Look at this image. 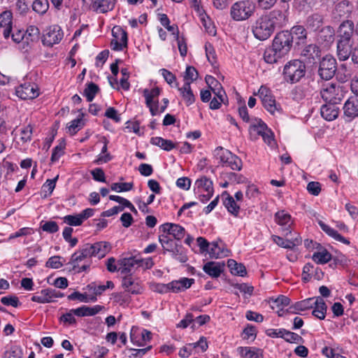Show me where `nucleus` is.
Wrapping results in <instances>:
<instances>
[{"mask_svg":"<svg viewBox=\"0 0 358 358\" xmlns=\"http://www.w3.org/2000/svg\"><path fill=\"white\" fill-rule=\"evenodd\" d=\"M255 7V3L252 0L236 1L231 7V17L236 21L245 20L253 15Z\"/></svg>","mask_w":358,"mask_h":358,"instance_id":"1","label":"nucleus"},{"mask_svg":"<svg viewBox=\"0 0 358 358\" xmlns=\"http://www.w3.org/2000/svg\"><path fill=\"white\" fill-rule=\"evenodd\" d=\"M306 74V64L301 59L287 62L283 69L285 80L290 83L299 82Z\"/></svg>","mask_w":358,"mask_h":358,"instance_id":"2","label":"nucleus"},{"mask_svg":"<svg viewBox=\"0 0 358 358\" xmlns=\"http://www.w3.org/2000/svg\"><path fill=\"white\" fill-rule=\"evenodd\" d=\"M289 308L296 311H306L313 308L312 313H326L327 306L321 296H317L296 302Z\"/></svg>","mask_w":358,"mask_h":358,"instance_id":"3","label":"nucleus"},{"mask_svg":"<svg viewBox=\"0 0 358 358\" xmlns=\"http://www.w3.org/2000/svg\"><path fill=\"white\" fill-rule=\"evenodd\" d=\"M90 258L89 251H87L85 245H83L80 250L71 255L69 264L73 266L72 269L77 273L86 271L90 268L92 263Z\"/></svg>","mask_w":358,"mask_h":358,"instance_id":"4","label":"nucleus"},{"mask_svg":"<svg viewBox=\"0 0 358 358\" xmlns=\"http://www.w3.org/2000/svg\"><path fill=\"white\" fill-rule=\"evenodd\" d=\"M296 51L299 54L304 64L313 66L320 59L321 50L318 45L314 43L306 44Z\"/></svg>","mask_w":358,"mask_h":358,"instance_id":"5","label":"nucleus"},{"mask_svg":"<svg viewBox=\"0 0 358 358\" xmlns=\"http://www.w3.org/2000/svg\"><path fill=\"white\" fill-rule=\"evenodd\" d=\"M336 59L331 55H326L319 62L318 75L325 80L331 79L336 74L337 69Z\"/></svg>","mask_w":358,"mask_h":358,"instance_id":"6","label":"nucleus"},{"mask_svg":"<svg viewBox=\"0 0 358 358\" xmlns=\"http://www.w3.org/2000/svg\"><path fill=\"white\" fill-rule=\"evenodd\" d=\"M269 23L263 15L255 22L252 26V31L257 39L265 41L273 34L275 29Z\"/></svg>","mask_w":358,"mask_h":358,"instance_id":"7","label":"nucleus"},{"mask_svg":"<svg viewBox=\"0 0 358 358\" xmlns=\"http://www.w3.org/2000/svg\"><path fill=\"white\" fill-rule=\"evenodd\" d=\"M287 31L295 50L301 48L307 43L308 31L303 26L295 25Z\"/></svg>","mask_w":358,"mask_h":358,"instance_id":"8","label":"nucleus"},{"mask_svg":"<svg viewBox=\"0 0 358 358\" xmlns=\"http://www.w3.org/2000/svg\"><path fill=\"white\" fill-rule=\"evenodd\" d=\"M272 43L283 56L287 55L292 48H294L293 43L290 40L287 30L278 32Z\"/></svg>","mask_w":358,"mask_h":358,"instance_id":"9","label":"nucleus"},{"mask_svg":"<svg viewBox=\"0 0 358 358\" xmlns=\"http://www.w3.org/2000/svg\"><path fill=\"white\" fill-rule=\"evenodd\" d=\"M322 99L326 103L338 104L343 99L342 89L336 85L331 84L324 88L320 92Z\"/></svg>","mask_w":358,"mask_h":358,"instance_id":"10","label":"nucleus"},{"mask_svg":"<svg viewBox=\"0 0 358 358\" xmlns=\"http://www.w3.org/2000/svg\"><path fill=\"white\" fill-rule=\"evenodd\" d=\"M63 37V32L58 25L49 27L43 36L42 42L44 45L52 47L59 43Z\"/></svg>","mask_w":358,"mask_h":358,"instance_id":"11","label":"nucleus"},{"mask_svg":"<svg viewBox=\"0 0 358 358\" xmlns=\"http://www.w3.org/2000/svg\"><path fill=\"white\" fill-rule=\"evenodd\" d=\"M86 250L89 251V256L97 257L99 259L104 257L111 249L110 243L106 241H99L94 244L87 243L84 245Z\"/></svg>","mask_w":358,"mask_h":358,"instance_id":"12","label":"nucleus"},{"mask_svg":"<svg viewBox=\"0 0 358 358\" xmlns=\"http://www.w3.org/2000/svg\"><path fill=\"white\" fill-rule=\"evenodd\" d=\"M263 16L270 22L269 24L275 30L284 27L288 20L285 13L278 9H275Z\"/></svg>","mask_w":358,"mask_h":358,"instance_id":"13","label":"nucleus"},{"mask_svg":"<svg viewBox=\"0 0 358 358\" xmlns=\"http://www.w3.org/2000/svg\"><path fill=\"white\" fill-rule=\"evenodd\" d=\"M16 94L22 99H33L39 95L38 90L34 83H24L18 87Z\"/></svg>","mask_w":358,"mask_h":358,"instance_id":"14","label":"nucleus"},{"mask_svg":"<svg viewBox=\"0 0 358 358\" xmlns=\"http://www.w3.org/2000/svg\"><path fill=\"white\" fill-rule=\"evenodd\" d=\"M343 113L347 121L358 117V96H350L345 103Z\"/></svg>","mask_w":358,"mask_h":358,"instance_id":"15","label":"nucleus"},{"mask_svg":"<svg viewBox=\"0 0 358 358\" xmlns=\"http://www.w3.org/2000/svg\"><path fill=\"white\" fill-rule=\"evenodd\" d=\"M159 229L164 234L169 236L171 235L177 241L181 240L185 234V228L177 224L164 223L160 226Z\"/></svg>","mask_w":358,"mask_h":358,"instance_id":"16","label":"nucleus"},{"mask_svg":"<svg viewBox=\"0 0 358 358\" xmlns=\"http://www.w3.org/2000/svg\"><path fill=\"white\" fill-rule=\"evenodd\" d=\"M356 32L352 21L347 20L343 21L339 26L338 30V40L354 41L353 34Z\"/></svg>","mask_w":358,"mask_h":358,"instance_id":"17","label":"nucleus"},{"mask_svg":"<svg viewBox=\"0 0 358 358\" xmlns=\"http://www.w3.org/2000/svg\"><path fill=\"white\" fill-rule=\"evenodd\" d=\"M317 41L324 47L330 46L335 40V31L331 26H326L320 29L317 36Z\"/></svg>","mask_w":358,"mask_h":358,"instance_id":"18","label":"nucleus"},{"mask_svg":"<svg viewBox=\"0 0 358 358\" xmlns=\"http://www.w3.org/2000/svg\"><path fill=\"white\" fill-rule=\"evenodd\" d=\"M225 268L224 262H208L203 266V271L213 278H217Z\"/></svg>","mask_w":358,"mask_h":358,"instance_id":"19","label":"nucleus"},{"mask_svg":"<svg viewBox=\"0 0 358 358\" xmlns=\"http://www.w3.org/2000/svg\"><path fill=\"white\" fill-rule=\"evenodd\" d=\"M354 41L338 40L337 41V55L340 61H345L350 57Z\"/></svg>","mask_w":358,"mask_h":358,"instance_id":"20","label":"nucleus"},{"mask_svg":"<svg viewBox=\"0 0 358 358\" xmlns=\"http://www.w3.org/2000/svg\"><path fill=\"white\" fill-rule=\"evenodd\" d=\"M62 296L63 294L59 292L52 288H48L42 289L38 294L33 296L31 300L39 303H49L52 301L54 298L62 297Z\"/></svg>","mask_w":358,"mask_h":358,"instance_id":"21","label":"nucleus"},{"mask_svg":"<svg viewBox=\"0 0 358 358\" xmlns=\"http://www.w3.org/2000/svg\"><path fill=\"white\" fill-rule=\"evenodd\" d=\"M205 81L215 95L221 101L224 102L226 93L220 82L212 76H206Z\"/></svg>","mask_w":358,"mask_h":358,"instance_id":"22","label":"nucleus"},{"mask_svg":"<svg viewBox=\"0 0 358 358\" xmlns=\"http://www.w3.org/2000/svg\"><path fill=\"white\" fill-rule=\"evenodd\" d=\"M339 111V108L336 103H326L320 108L322 117L327 121H332L336 119Z\"/></svg>","mask_w":358,"mask_h":358,"instance_id":"23","label":"nucleus"},{"mask_svg":"<svg viewBox=\"0 0 358 358\" xmlns=\"http://www.w3.org/2000/svg\"><path fill=\"white\" fill-rule=\"evenodd\" d=\"M116 0H94L91 3L90 9L101 13L112 10L115 5Z\"/></svg>","mask_w":358,"mask_h":358,"instance_id":"24","label":"nucleus"},{"mask_svg":"<svg viewBox=\"0 0 358 358\" xmlns=\"http://www.w3.org/2000/svg\"><path fill=\"white\" fill-rule=\"evenodd\" d=\"M268 302L271 309L276 313H279L283 310L285 307L289 304L290 299L286 296L279 295L276 298H270Z\"/></svg>","mask_w":358,"mask_h":358,"instance_id":"25","label":"nucleus"},{"mask_svg":"<svg viewBox=\"0 0 358 358\" xmlns=\"http://www.w3.org/2000/svg\"><path fill=\"white\" fill-rule=\"evenodd\" d=\"M12 17L11 11L6 10L0 14V27H4L3 35L5 38H8L12 31Z\"/></svg>","mask_w":358,"mask_h":358,"instance_id":"26","label":"nucleus"},{"mask_svg":"<svg viewBox=\"0 0 358 358\" xmlns=\"http://www.w3.org/2000/svg\"><path fill=\"white\" fill-rule=\"evenodd\" d=\"M194 282V280L192 278H182L169 282L170 290L175 293L182 292L190 287Z\"/></svg>","mask_w":358,"mask_h":358,"instance_id":"27","label":"nucleus"},{"mask_svg":"<svg viewBox=\"0 0 358 358\" xmlns=\"http://www.w3.org/2000/svg\"><path fill=\"white\" fill-rule=\"evenodd\" d=\"M324 23V17L320 13H313L307 17L306 20V26L307 29L316 31Z\"/></svg>","mask_w":358,"mask_h":358,"instance_id":"28","label":"nucleus"},{"mask_svg":"<svg viewBox=\"0 0 358 358\" xmlns=\"http://www.w3.org/2000/svg\"><path fill=\"white\" fill-rule=\"evenodd\" d=\"M275 219L277 223L282 227L285 234L291 233L290 226L292 224L291 216L284 210L278 211L275 214Z\"/></svg>","mask_w":358,"mask_h":358,"instance_id":"29","label":"nucleus"},{"mask_svg":"<svg viewBox=\"0 0 358 358\" xmlns=\"http://www.w3.org/2000/svg\"><path fill=\"white\" fill-rule=\"evenodd\" d=\"M318 224L327 234L334 238L336 241L341 242L345 245H350V242L348 239L341 236L336 230L330 227L322 220H318Z\"/></svg>","mask_w":358,"mask_h":358,"instance_id":"30","label":"nucleus"},{"mask_svg":"<svg viewBox=\"0 0 358 358\" xmlns=\"http://www.w3.org/2000/svg\"><path fill=\"white\" fill-rule=\"evenodd\" d=\"M284 56L274 47L272 43L271 46L266 48L264 52V59L268 64L277 63Z\"/></svg>","mask_w":358,"mask_h":358,"instance_id":"31","label":"nucleus"},{"mask_svg":"<svg viewBox=\"0 0 358 358\" xmlns=\"http://www.w3.org/2000/svg\"><path fill=\"white\" fill-rule=\"evenodd\" d=\"M178 90L180 92L187 106H190L194 102L195 96L191 89L190 82H185L183 86L178 88Z\"/></svg>","mask_w":358,"mask_h":358,"instance_id":"32","label":"nucleus"},{"mask_svg":"<svg viewBox=\"0 0 358 358\" xmlns=\"http://www.w3.org/2000/svg\"><path fill=\"white\" fill-rule=\"evenodd\" d=\"M150 143L157 145L165 151H170L176 148L177 143L171 140L164 139L162 137H152Z\"/></svg>","mask_w":358,"mask_h":358,"instance_id":"33","label":"nucleus"},{"mask_svg":"<svg viewBox=\"0 0 358 358\" xmlns=\"http://www.w3.org/2000/svg\"><path fill=\"white\" fill-rule=\"evenodd\" d=\"M240 356L243 358H262L259 349L251 347H239L237 349Z\"/></svg>","mask_w":358,"mask_h":358,"instance_id":"34","label":"nucleus"},{"mask_svg":"<svg viewBox=\"0 0 358 358\" xmlns=\"http://www.w3.org/2000/svg\"><path fill=\"white\" fill-rule=\"evenodd\" d=\"M223 196H227L224 200V205L227 208V210L235 217H237L239 213L240 206L237 205L234 199L227 192H224Z\"/></svg>","mask_w":358,"mask_h":358,"instance_id":"35","label":"nucleus"},{"mask_svg":"<svg viewBox=\"0 0 358 358\" xmlns=\"http://www.w3.org/2000/svg\"><path fill=\"white\" fill-rule=\"evenodd\" d=\"M227 266L231 274L243 277L247 275L246 268L243 264L238 263L234 259H229L227 261Z\"/></svg>","mask_w":358,"mask_h":358,"instance_id":"36","label":"nucleus"},{"mask_svg":"<svg viewBox=\"0 0 358 358\" xmlns=\"http://www.w3.org/2000/svg\"><path fill=\"white\" fill-rule=\"evenodd\" d=\"M103 146L101 148V152L97 158L94 161V163L96 164H101L103 163H107L110 162L113 157L110 155L109 152H108V141L106 138L103 137Z\"/></svg>","mask_w":358,"mask_h":358,"instance_id":"37","label":"nucleus"},{"mask_svg":"<svg viewBox=\"0 0 358 358\" xmlns=\"http://www.w3.org/2000/svg\"><path fill=\"white\" fill-rule=\"evenodd\" d=\"M273 241L274 242L279 246L287 248V249H292L296 245H298L301 241V238H296L293 241L290 240H285L282 237H280L278 236H273Z\"/></svg>","mask_w":358,"mask_h":358,"instance_id":"38","label":"nucleus"},{"mask_svg":"<svg viewBox=\"0 0 358 358\" xmlns=\"http://www.w3.org/2000/svg\"><path fill=\"white\" fill-rule=\"evenodd\" d=\"M169 252L171 253V256L173 259L181 263H185L188 260L186 251L181 244L176 245L173 248V250H171Z\"/></svg>","mask_w":358,"mask_h":358,"instance_id":"39","label":"nucleus"},{"mask_svg":"<svg viewBox=\"0 0 358 358\" xmlns=\"http://www.w3.org/2000/svg\"><path fill=\"white\" fill-rule=\"evenodd\" d=\"M84 116V113H81L78 118L71 121L67 126V129H69V132L71 135L76 134L79 130H80L83 126L85 125V123L83 120V117Z\"/></svg>","mask_w":358,"mask_h":358,"instance_id":"40","label":"nucleus"},{"mask_svg":"<svg viewBox=\"0 0 358 358\" xmlns=\"http://www.w3.org/2000/svg\"><path fill=\"white\" fill-rule=\"evenodd\" d=\"M332 255L326 249H323L322 251L314 252L313 255V260L319 264H324L329 262L331 259Z\"/></svg>","mask_w":358,"mask_h":358,"instance_id":"41","label":"nucleus"},{"mask_svg":"<svg viewBox=\"0 0 358 358\" xmlns=\"http://www.w3.org/2000/svg\"><path fill=\"white\" fill-rule=\"evenodd\" d=\"M159 242L163 247L164 254H165L166 251L170 252L171 250H173V248L178 244L175 242L173 239L170 238V236L164 234L159 236Z\"/></svg>","mask_w":358,"mask_h":358,"instance_id":"42","label":"nucleus"},{"mask_svg":"<svg viewBox=\"0 0 358 358\" xmlns=\"http://www.w3.org/2000/svg\"><path fill=\"white\" fill-rule=\"evenodd\" d=\"M195 186L198 189H203L206 192H214L213 181L206 176H202L197 179L195 182Z\"/></svg>","mask_w":358,"mask_h":358,"instance_id":"43","label":"nucleus"},{"mask_svg":"<svg viewBox=\"0 0 358 358\" xmlns=\"http://www.w3.org/2000/svg\"><path fill=\"white\" fill-rule=\"evenodd\" d=\"M99 92V86L91 82L87 84L83 92V95L86 97L88 102H91L94 99L96 94Z\"/></svg>","mask_w":358,"mask_h":358,"instance_id":"44","label":"nucleus"},{"mask_svg":"<svg viewBox=\"0 0 358 358\" xmlns=\"http://www.w3.org/2000/svg\"><path fill=\"white\" fill-rule=\"evenodd\" d=\"M223 164L229 166L232 170L241 171L242 169L243 163L242 160L236 155L230 152L227 160H225Z\"/></svg>","mask_w":358,"mask_h":358,"instance_id":"45","label":"nucleus"},{"mask_svg":"<svg viewBox=\"0 0 358 358\" xmlns=\"http://www.w3.org/2000/svg\"><path fill=\"white\" fill-rule=\"evenodd\" d=\"M161 90L158 87L152 88L150 91L148 89H145L143 92V96L145 99L146 106H150V103L155 102V98H157L159 95Z\"/></svg>","mask_w":358,"mask_h":358,"instance_id":"46","label":"nucleus"},{"mask_svg":"<svg viewBox=\"0 0 358 358\" xmlns=\"http://www.w3.org/2000/svg\"><path fill=\"white\" fill-rule=\"evenodd\" d=\"M104 308V306L96 305L93 307L83 306L76 309H71L69 313H99Z\"/></svg>","mask_w":358,"mask_h":358,"instance_id":"47","label":"nucleus"},{"mask_svg":"<svg viewBox=\"0 0 358 358\" xmlns=\"http://www.w3.org/2000/svg\"><path fill=\"white\" fill-rule=\"evenodd\" d=\"M112 35L115 40H117L120 43H123L124 45H127V33L120 27H114L112 29Z\"/></svg>","mask_w":358,"mask_h":358,"instance_id":"48","label":"nucleus"},{"mask_svg":"<svg viewBox=\"0 0 358 358\" xmlns=\"http://www.w3.org/2000/svg\"><path fill=\"white\" fill-rule=\"evenodd\" d=\"M351 3L348 0H343L336 5L335 10L340 16L351 13Z\"/></svg>","mask_w":358,"mask_h":358,"instance_id":"49","label":"nucleus"},{"mask_svg":"<svg viewBox=\"0 0 358 358\" xmlns=\"http://www.w3.org/2000/svg\"><path fill=\"white\" fill-rule=\"evenodd\" d=\"M262 101L264 108L271 114H274L275 111L278 110L275 100L271 94L262 99Z\"/></svg>","mask_w":358,"mask_h":358,"instance_id":"50","label":"nucleus"},{"mask_svg":"<svg viewBox=\"0 0 358 358\" xmlns=\"http://www.w3.org/2000/svg\"><path fill=\"white\" fill-rule=\"evenodd\" d=\"M228 252L229 251L227 250H221L217 242H213L210 250L209 251V255L211 258L217 259L222 256H228Z\"/></svg>","mask_w":358,"mask_h":358,"instance_id":"51","label":"nucleus"},{"mask_svg":"<svg viewBox=\"0 0 358 358\" xmlns=\"http://www.w3.org/2000/svg\"><path fill=\"white\" fill-rule=\"evenodd\" d=\"M337 80L345 83L351 78V72L345 65H341L336 73Z\"/></svg>","mask_w":358,"mask_h":358,"instance_id":"52","label":"nucleus"},{"mask_svg":"<svg viewBox=\"0 0 358 358\" xmlns=\"http://www.w3.org/2000/svg\"><path fill=\"white\" fill-rule=\"evenodd\" d=\"M39 29L34 25L29 26L25 32V38L27 41H37L39 39Z\"/></svg>","mask_w":358,"mask_h":358,"instance_id":"53","label":"nucleus"},{"mask_svg":"<svg viewBox=\"0 0 358 358\" xmlns=\"http://www.w3.org/2000/svg\"><path fill=\"white\" fill-rule=\"evenodd\" d=\"M49 7V3L48 0H35L33 2L32 8L34 11L38 13H45Z\"/></svg>","mask_w":358,"mask_h":358,"instance_id":"54","label":"nucleus"},{"mask_svg":"<svg viewBox=\"0 0 358 358\" xmlns=\"http://www.w3.org/2000/svg\"><path fill=\"white\" fill-rule=\"evenodd\" d=\"M143 259H136V257H130L128 258H124L120 260V265L122 266H126L131 269V267L135 265L143 266Z\"/></svg>","mask_w":358,"mask_h":358,"instance_id":"55","label":"nucleus"},{"mask_svg":"<svg viewBox=\"0 0 358 358\" xmlns=\"http://www.w3.org/2000/svg\"><path fill=\"white\" fill-rule=\"evenodd\" d=\"M65 148L64 141L62 140L59 145L54 148L51 155V162H55L59 160L61 156L64 154V150Z\"/></svg>","mask_w":358,"mask_h":358,"instance_id":"56","label":"nucleus"},{"mask_svg":"<svg viewBox=\"0 0 358 358\" xmlns=\"http://www.w3.org/2000/svg\"><path fill=\"white\" fill-rule=\"evenodd\" d=\"M315 271V266L311 263H307L303 268L302 280L305 282H308L313 277Z\"/></svg>","mask_w":358,"mask_h":358,"instance_id":"57","label":"nucleus"},{"mask_svg":"<svg viewBox=\"0 0 358 358\" xmlns=\"http://www.w3.org/2000/svg\"><path fill=\"white\" fill-rule=\"evenodd\" d=\"M134 187L133 182H115L110 186L113 191L118 192L130 191Z\"/></svg>","mask_w":358,"mask_h":358,"instance_id":"58","label":"nucleus"},{"mask_svg":"<svg viewBox=\"0 0 358 358\" xmlns=\"http://www.w3.org/2000/svg\"><path fill=\"white\" fill-rule=\"evenodd\" d=\"M64 222L69 226H80L83 224V220L80 217V214L68 215L64 217Z\"/></svg>","mask_w":358,"mask_h":358,"instance_id":"59","label":"nucleus"},{"mask_svg":"<svg viewBox=\"0 0 358 358\" xmlns=\"http://www.w3.org/2000/svg\"><path fill=\"white\" fill-rule=\"evenodd\" d=\"M22 356V349L17 345H14L5 352L3 358H21Z\"/></svg>","mask_w":358,"mask_h":358,"instance_id":"60","label":"nucleus"},{"mask_svg":"<svg viewBox=\"0 0 358 358\" xmlns=\"http://www.w3.org/2000/svg\"><path fill=\"white\" fill-rule=\"evenodd\" d=\"M283 339L289 343H299L303 341V338L299 334L285 329Z\"/></svg>","mask_w":358,"mask_h":358,"instance_id":"61","label":"nucleus"},{"mask_svg":"<svg viewBox=\"0 0 358 358\" xmlns=\"http://www.w3.org/2000/svg\"><path fill=\"white\" fill-rule=\"evenodd\" d=\"M1 302L5 306H11L17 308L22 305L19 299L14 295H8L1 299Z\"/></svg>","mask_w":358,"mask_h":358,"instance_id":"62","label":"nucleus"},{"mask_svg":"<svg viewBox=\"0 0 358 358\" xmlns=\"http://www.w3.org/2000/svg\"><path fill=\"white\" fill-rule=\"evenodd\" d=\"M198 71L196 69L192 66H188L186 68V71L184 76V80L185 82H190V83L196 80L198 78Z\"/></svg>","mask_w":358,"mask_h":358,"instance_id":"63","label":"nucleus"},{"mask_svg":"<svg viewBox=\"0 0 358 358\" xmlns=\"http://www.w3.org/2000/svg\"><path fill=\"white\" fill-rule=\"evenodd\" d=\"M230 152L229 150L224 149L222 146H218L214 150V156L216 159H220V162L224 163L225 160H227Z\"/></svg>","mask_w":358,"mask_h":358,"instance_id":"64","label":"nucleus"}]
</instances>
